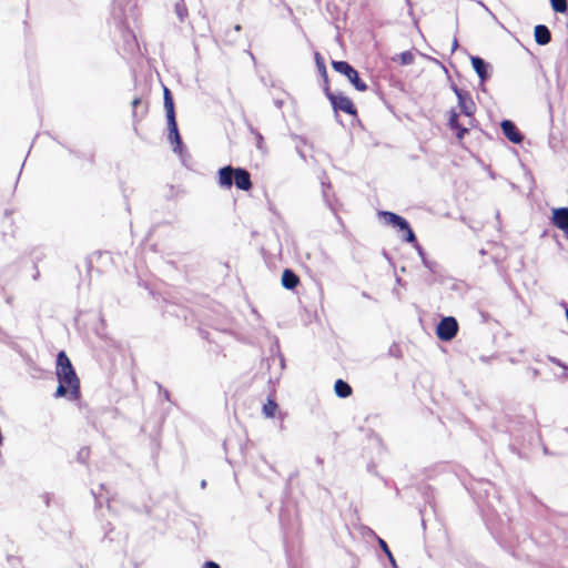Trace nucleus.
<instances>
[{
	"mask_svg": "<svg viewBox=\"0 0 568 568\" xmlns=\"http://www.w3.org/2000/svg\"><path fill=\"white\" fill-rule=\"evenodd\" d=\"M55 375L59 382L67 383L69 387V398L72 400L80 399V379L64 351L58 353Z\"/></svg>",
	"mask_w": 568,
	"mask_h": 568,
	"instance_id": "nucleus-1",
	"label": "nucleus"
},
{
	"mask_svg": "<svg viewBox=\"0 0 568 568\" xmlns=\"http://www.w3.org/2000/svg\"><path fill=\"white\" fill-rule=\"evenodd\" d=\"M217 182L220 186L225 189H230L234 183L239 190L245 192L251 191L253 187L250 172L243 168H233L231 165L219 170Z\"/></svg>",
	"mask_w": 568,
	"mask_h": 568,
	"instance_id": "nucleus-2",
	"label": "nucleus"
},
{
	"mask_svg": "<svg viewBox=\"0 0 568 568\" xmlns=\"http://www.w3.org/2000/svg\"><path fill=\"white\" fill-rule=\"evenodd\" d=\"M332 67L336 72L345 75L357 91L365 92L368 89L365 81L359 78L357 70H355L348 62L332 61Z\"/></svg>",
	"mask_w": 568,
	"mask_h": 568,
	"instance_id": "nucleus-3",
	"label": "nucleus"
},
{
	"mask_svg": "<svg viewBox=\"0 0 568 568\" xmlns=\"http://www.w3.org/2000/svg\"><path fill=\"white\" fill-rule=\"evenodd\" d=\"M454 91L458 99V108H459L460 113L465 118H467V125L473 126V124L475 122L474 114L476 111L475 102L473 101V99L468 92L460 90L456 87L454 88Z\"/></svg>",
	"mask_w": 568,
	"mask_h": 568,
	"instance_id": "nucleus-4",
	"label": "nucleus"
},
{
	"mask_svg": "<svg viewBox=\"0 0 568 568\" xmlns=\"http://www.w3.org/2000/svg\"><path fill=\"white\" fill-rule=\"evenodd\" d=\"M324 91L335 111H342L349 115H356L357 110L348 97L344 94H334L331 92L329 85H325Z\"/></svg>",
	"mask_w": 568,
	"mask_h": 568,
	"instance_id": "nucleus-5",
	"label": "nucleus"
},
{
	"mask_svg": "<svg viewBox=\"0 0 568 568\" xmlns=\"http://www.w3.org/2000/svg\"><path fill=\"white\" fill-rule=\"evenodd\" d=\"M382 215L387 224L398 227L400 231L405 232L407 242L416 241V236L405 219L393 212H383Z\"/></svg>",
	"mask_w": 568,
	"mask_h": 568,
	"instance_id": "nucleus-6",
	"label": "nucleus"
},
{
	"mask_svg": "<svg viewBox=\"0 0 568 568\" xmlns=\"http://www.w3.org/2000/svg\"><path fill=\"white\" fill-rule=\"evenodd\" d=\"M457 332L458 323L454 317L443 318L436 328V334L442 341L453 339L457 335Z\"/></svg>",
	"mask_w": 568,
	"mask_h": 568,
	"instance_id": "nucleus-7",
	"label": "nucleus"
},
{
	"mask_svg": "<svg viewBox=\"0 0 568 568\" xmlns=\"http://www.w3.org/2000/svg\"><path fill=\"white\" fill-rule=\"evenodd\" d=\"M448 128L456 132V138L460 141L464 139L465 134L468 133L469 126L466 123L459 122V113L456 109H452L448 113Z\"/></svg>",
	"mask_w": 568,
	"mask_h": 568,
	"instance_id": "nucleus-8",
	"label": "nucleus"
},
{
	"mask_svg": "<svg viewBox=\"0 0 568 568\" xmlns=\"http://www.w3.org/2000/svg\"><path fill=\"white\" fill-rule=\"evenodd\" d=\"M551 223L561 230L568 240V207H559L552 210Z\"/></svg>",
	"mask_w": 568,
	"mask_h": 568,
	"instance_id": "nucleus-9",
	"label": "nucleus"
},
{
	"mask_svg": "<svg viewBox=\"0 0 568 568\" xmlns=\"http://www.w3.org/2000/svg\"><path fill=\"white\" fill-rule=\"evenodd\" d=\"M501 130L505 136L513 143H520L524 139L517 126L509 120L501 122Z\"/></svg>",
	"mask_w": 568,
	"mask_h": 568,
	"instance_id": "nucleus-10",
	"label": "nucleus"
},
{
	"mask_svg": "<svg viewBox=\"0 0 568 568\" xmlns=\"http://www.w3.org/2000/svg\"><path fill=\"white\" fill-rule=\"evenodd\" d=\"M168 130H169L168 139L171 142V144L173 145V151L180 152L181 145H182V139L179 133L176 120L168 121Z\"/></svg>",
	"mask_w": 568,
	"mask_h": 568,
	"instance_id": "nucleus-11",
	"label": "nucleus"
},
{
	"mask_svg": "<svg viewBox=\"0 0 568 568\" xmlns=\"http://www.w3.org/2000/svg\"><path fill=\"white\" fill-rule=\"evenodd\" d=\"M163 102H164V109L166 113V121L176 120L175 118V110H174V101L171 94V91L164 87L163 91Z\"/></svg>",
	"mask_w": 568,
	"mask_h": 568,
	"instance_id": "nucleus-12",
	"label": "nucleus"
},
{
	"mask_svg": "<svg viewBox=\"0 0 568 568\" xmlns=\"http://www.w3.org/2000/svg\"><path fill=\"white\" fill-rule=\"evenodd\" d=\"M535 41L540 45H546L551 41V33L549 29L544 24L535 27L534 31Z\"/></svg>",
	"mask_w": 568,
	"mask_h": 568,
	"instance_id": "nucleus-13",
	"label": "nucleus"
},
{
	"mask_svg": "<svg viewBox=\"0 0 568 568\" xmlns=\"http://www.w3.org/2000/svg\"><path fill=\"white\" fill-rule=\"evenodd\" d=\"M282 285L287 290H294L300 284V277L290 268H285L282 273Z\"/></svg>",
	"mask_w": 568,
	"mask_h": 568,
	"instance_id": "nucleus-14",
	"label": "nucleus"
},
{
	"mask_svg": "<svg viewBox=\"0 0 568 568\" xmlns=\"http://www.w3.org/2000/svg\"><path fill=\"white\" fill-rule=\"evenodd\" d=\"M335 394L341 398L349 397L353 394L352 387L343 379H337L334 384Z\"/></svg>",
	"mask_w": 568,
	"mask_h": 568,
	"instance_id": "nucleus-15",
	"label": "nucleus"
},
{
	"mask_svg": "<svg viewBox=\"0 0 568 568\" xmlns=\"http://www.w3.org/2000/svg\"><path fill=\"white\" fill-rule=\"evenodd\" d=\"M471 65L481 80L487 78V64L481 58L473 57Z\"/></svg>",
	"mask_w": 568,
	"mask_h": 568,
	"instance_id": "nucleus-16",
	"label": "nucleus"
},
{
	"mask_svg": "<svg viewBox=\"0 0 568 568\" xmlns=\"http://www.w3.org/2000/svg\"><path fill=\"white\" fill-rule=\"evenodd\" d=\"M262 410L265 417L273 418L275 417L276 412L278 410V405L274 398L270 397L267 402L263 405Z\"/></svg>",
	"mask_w": 568,
	"mask_h": 568,
	"instance_id": "nucleus-17",
	"label": "nucleus"
},
{
	"mask_svg": "<svg viewBox=\"0 0 568 568\" xmlns=\"http://www.w3.org/2000/svg\"><path fill=\"white\" fill-rule=\"evenodd\" d=\"M393 61H398L400 65H408L414 62V54L412 51H404L394 57Z\"/></svg>",
	"mask_w": 568,
	"mask_h": 568,
	"instance_id": "nucleus-18",
	"label": "nucleus"
},
{
	"mask_svg": "<svg viewBox=\"0 0 568 568\" xmlns=\"http://www.w3.org/2000/svg\"><path fill=\"white\" fill-rule=\"evenodd\" d=\"M315 61H316L318 71H320L322 78L324 79L325 85H329L326 67H325L322 55L318 52L315 53Z\"/></svg>",
	"mask_w": 568,
	"mask_h": 568,
	"instance_id": "nucleus-19",
	"label": "nucleus"
},
{
	"mask_svg": "<svg viewBox=\"0 0 568 568\" xmlns=\"http://www.w3.org/2000/svg\"><path fill=\"white\" fill-rule=\"evenodd\" d=\"M175 13L178 14L180 21H184V19L189 16V10L184 0H179L175 3Z\"/></svg>",
	"mask_w": 568,
	"mask_h": 568,
	"instance_id": "nucleus-20",
	"label": "nucleus"
},
{
	"mask_svg": "<svg viewBox=\"0 0 568 568\" xmlns=\"http://www.w3.org/2000/svg\"><path fill=\"white\" fill-rule=\"evenodd\" d=\"M551 8L555 12L565 13L568 10L567 0H550Z\"/></svg>",
	"mask_w": 568,
	"mask_h": 568,
	"instance_id": "nucleus-21",
	"label": "nucleus"
},
{
	"mask_svg": "<svg viewBox=\"0 0 568 568\" xmlns=\"http://www.w3.org/2000/svg\"><path fill=\"white\" fill-rule=\"evenodd\" d=\"M252 133L254 135L255 144H256L257 149L261 151H265L266 146H265V141H264L263 135L256 130H253Z\"/></svg>",
	"mask_w": 568,
	"mask_h": 568,
	"instance_id": "nucleus-22",
	"label": "nucleus"
},
{
	"mask_svg": "<svg viewBox=\"0 0 568 568\" xmlns=\"http://www.w3.org/2000/svg\"><path fill=\"white\" fill-rule=\"evenodd\" d=\"M68 395H69V387H68L67 383L59 382V385L57 387L54 396L55 397H64Z\"/></svg>",
	"mask_w": 568,
	"mask_h": 568,
	"instance_id": "nucleus-23",
	"label": "nucleus"
},
{
	"mask_svg": "<svg viewBox=\"0 0 568 568\" xmlns=\"http://www.w3.org/2000/svg\"><path fill=\"white\" fill-rule=\"evenodd\" d=\"M379 545H381V548H382V549L387 554V556L392 559V552L389 551L387 544H386L383 539H379Z\"/></svg>",
	"mask_w": 568,
	"mask_h": 568,
	"instance_id": "nucleus-24",
	"label": "nucleus"
},
{
	"mask_svg": "<svg viewBox=\"0 0 568 568\" xmlns=\"http://www.w3.org/2000/svg\"><path fill=\"white\" fill-rule=\"evenodd\" d=\"M549 361L551 363H554L555 365L559 366V367H562V368H568L560 359L556 358V357H549Z\"/></svg>",
	"mask_w": 568,
	"mask_h": 568,
	"instance_id": "nucleus-25",
	"label": "nucleus"
},
{
	"mask_svg": "<svg viewBox=\"0 0 568 568\" xmlns=\"http://www.w3.org/2000/svg\"><path fill=\"white\" fill-rule=\"evenodd\" d=\"M202 568H221L216 562L214 561H206Z\"/></svg>",
	"mask_w": 568,
	"mask_h": 568,
	"instance_id": "nucleus-26",
	"label": "nucleus"
},
{
	"mask_svg": "<svg viewBox=\"0 0 568 568\" xmlns=\"http://www.w3.org/2000/svg\"><path fill=\"white\" fill-rule=\"evenodd\" d=\"M142 103V100L140 97H136L132 101V108L135 110L140 104Z\"/></svg>",
	"mask_w": 568,
	"mask_h": 568,
	"instance_id": "nucleus-27",
	"label": "nucleus"
}]
</instances>
